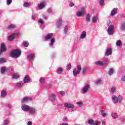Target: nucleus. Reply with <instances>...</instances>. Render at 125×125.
Segmentation results:
<instances>
[{
    "instance_id": "obj_1",
    "label": "nucleus",
    "mask_w": 125,
    "mask_h": 125,
    "mask_svg": "<svg viewBox=\"0 0 125 125\" xmlns=\"http://www.w3.org/2000/svg\"><path fill=\"white\" fill-rule=\"evenodd\" d=\"M10 55L11 57H14V58H18L21 55V51L18 49H15L12 51Z\"/></svg>"
},
{
    "instance_id": "obj_2",
    "label": "nucleus",
    "mask_w": 125,
    "mask_h": 125,
    "mask_svg": "<svg viewBox=\"0 0 125 125\" xmlns=\"http://www.w3.org/2000/svg\"><path fill=\"white\" fill-rule=\"evenodd\" d=\"M84 14H85V8L84 7L80 8L79 11L76 13L78 17L83 16Z\"/></svg>"
},
{
    "instance_id": "obj_3",
    "label": "nucleus",
    "mask_w": 125,
    "mask_h": 125,
    "mask_svg": "<svg viewBox=\"0 0 125 125\" xmlns=\"http://www.w3.org/2000/svg\"><path fill=\"white\" fill-rule=\"evenodd\" d=\"M81 70H82V67L81 65L77 66V69L76 68H74L73 70L74 77H76L77 75H79V74H80V72H81Z\"/></svg>"
},
{
    "instance_id": "obj_4",
    "label": "nucleus",
    "mask_w": 125,
    "mask_h": 125,
    "mask_svg": "<svg viewBox=\"0 0 125 125\" xmlns=\"http://www.w3.org/2000/svg\"><path fill=\"white\" fill-rule=\"evenodd\" d=\"M122 96H119L117 97L116 96H112V101L114 103H118V102H121L122 101Z\"/></svg>"
},
{
    "instance_id": "obj_5",
    "label": "nucleus",
    "mask_w": 125,
    "mask_h": 125,
    "mask_svg": "<svg viewBox=\"0 0 125 125\" xmlns=\"http://www.w3.org/2000/svg\"><path fill=\"white\" fill-rule=\"evenodd\" d=\"M38 25H39L40 29H44V21L42 19H39L38 20Z\"/></svg>"
},
{
    "instance_id": "obj_6",
    "label": "nucleus",
    "mask_w": 125,
    "mask_h": 125,
    "mask_svg": "<svg viewBox=\"0 0 125 125\" xmlns=\"http://www.w3.org/2000/svg\"><path fill=\"white\" fill-rule=\"evenodd\" d=\"M90 88V85L86 84L84 87L82 89V91L83 93H87Z\"/></svg>"
},
{
    "instance_id": "obj_7",
    "label": "nucleus",
    "mask_w": 125,
    "mask_h": 125,
    "mask_svg": "<svg viewBox=\"0 0 125 125\" xmlns=\"http://www.w3.org/2000/svg\"><path fill=\"white\" fill-rule=\"evenodd\" d=\"M114 25H110L109 26L108 29L107 30V33L108 35H113L114 34Z\"/></svg>"
},
{
    "instance_id": "obj_8",
    "label": "nucleus",
    "mask_w": 125,
    "mask_h": 125,
    "mask_svg": "<svg viewBox=\"0 0 125 125\" xmlns=\"http://www.w3.org/2000/svg\"><path fill=\"white\" fill-rule=\"evenodd\" d=\"M64 107L65 108H68V109H73V108L75 107V105H74V104H73L65 103L64 104Z\"/></svg>"
},
{
    "instance_id": "obj_9",
    "label": "nucleus",
    "mask_w": 125,
    "mask_h": 125,
    "mask_svg": "<svg viewBox=\"0 0 125 125\" xmlns=\"http://www.w3.org/2000/svg\"><path fill=\"white\" fill-rule=\"evenodd\" d=\"M16 35H18V33H13L10 35L8 38V41H13V40L15 39V37H16Z\"/></svg>"
},
{
    "instance_id": "obj_10",
    "label": "nucleus",
    "mask_w": 125,
    "mask_h": 125,
    "mask_svg": "<svg viewBox=\"0 0 125 125\" xmlns=\"http://www.w3.org/2000/svg\"><path fill=\"white\" fill-rule=\"evenodd\" d=\"M33 98L31 97H25L22 99V103H25L27 101H32Z\"/></svg>"
},
{
    "instance_id": "obj_11",
    "label": "nucleus",
    "mask_w": 125,
    "mask_h": 125,
    "mask_svg": "<svg viewBox=\"0 0 125 125\" xmlns=\"http://www.w3.org/2000/svg\"><path fill=\"white\" fill-rule=\"evenodd\" d=\"M21 109L24 112H27V111L30 110V106L26 104H23L21 107Z\"/></svg>"
},
{
    "instance_id": "obj_12",
    "label": "nucleus",
    "mask_w": 125,
    "mask_h": 125,
    "mask_svg": "<svg viewBox=\"0 0 125 125\" xmlns=\"http://www.w3.org/2000/svg\"><path fill=\"white\" fill-rule=\"evenodd\" d=\"M28 111H29V113L31 115H35V114L37 113V110H36V108L35 107H29V110Z\"/></svg>"
},
{
    "instance_id": "obj_13",
    "label": "nucleus",
    "mask_w": 125,
    "mask_h": 125,
    "mask_svg": "<svg viewBox=\"0 0 125 125\" xmlns=\"http://www.w3.org/2000/svg\"><path fill=\"white\" fill-rule=\"evenodd\" d=\"M109 55H112V48H108L105 52V56H109Z\"/></svg>"
},
{
    "instance_id": "obj_14",
    "label": "nucleus",
    "mask_w": 125,
    "mask_h": 125,
    "mask_svg": "<svg viewBox=\"0 0 125 125\" xmlns=\"http://www.w3.org/2000/svg\"><path fill=\"white\" fill-rule=\"evenodd\" d=\"M31 81V79L30 78V77H29V75H26L23 79V82L25 83H29Z\"/></svg>"
},
{
    "instance_id": "obj_15",
    "label": "nucleus",
    "mask_w": 125,
    "mask_h": 125,
    "mask_svg": "<svg viewBox=\"0 0 125 125\" xmlns=\"http://www.w3.org/2000/svg\"><path fill=\"white\" fill-rule=\"evenodd\" d=\"M52 37H53V33H49L45 35V39H46V40H50Z\"/></svg>"
},
{
    "instance_id": "obj_16",
    "label": "nucleus",
    "mask_w": 125,
    "mask_h": 125,
    "mask_svg": "<svg viewBox=\"0 0 125 125\" xmlns=\"http://www.w3.org/2000/svg\"><path fill=\"white\" fill-rule=\"evenodd\" d=\"M17 86L20 88L24 86V83L22 81H20L17 83Z\"/></svg>"
},
{
    "instance_id": "obj_17",
    "label": "nucleus",
    "mask_w": 125,
    "mask_h": 125,
    "mask_svg": "<svg viewBox=\"0 0 125 125\" xmlns=\"http://www.w3.org/2000/svg\"><path fill=\"white\" fill-rule=\"evenodd\" d=\"M118 8H114L111 12V16H114V15H116V14L118 12Z\"/></svg>"
},
{
    "instance_id": "obj_18",
    "label": "nucleus",
    "mask_w": 125,
    "mask_h": 125,
    "mask_svg": "<svg viewBox=\"0 0 125 125\" xmlns=\"http://www.w3.org/2000/svg\"><path fill=\"white\" fill-rule=\"evenodd\" d=\"M54 42H55V39L53 38L51 39L50 42L49 44V45L50 47H53V44H54Z\"/></svg>"
},
{
    "instance_id": "obj_19",
    "label": "nucleus",
    "mask_w": 125,
    "mask_h": 125,
    "mask_svg": "<svg viewBox=\"0 0 125 125\" xmlns=\"http://www.w3.org/2000/svg\"><path fill=\"white\" fill-rule=\"evenodd\" d=\"M62 19H59L57 23V28H60L62 25Z\"/></svg>"
},
{
    "instance_id": "obj_20",
    "label": "nucleus",
    "mask_w": 125,
    "mask_h": 125,
    "mask_svg": "<svg viewBox=\"0 0 125 125\" xmlns=\"http://www.w3.org/2000/svg\"><path fill=\"white\" fill-rule=\"evenodd\" d=\"M86 37V32L85 31L82 32L80 36L81 39H85Z\"/></svg>"
},
{
    "instance_id": "obj_21",
    "label": "nucleus",
    "mask_w": 125,
    "mask_h": 125,
    "mask_svg": "<svg viewBox=\"0 0 125 125\" xmlns=\"http://www.w3.org/2000/svg\"><path fill=\"white\" fill-rule=\"evenodd\" d=\"M95 65H97V66H103V62L102 61H97L95 62Z\"/></svg>"
},
{
    "instance_id": "obj_22",
    "label": "nucleus",
    "mask_w": 125,
    "mask_h": 125,
    "mask_svg": "<svg viewBox=\"0 0 125 125\" xmlns=\"http://www.w3.org/2000/svg\"><path fill=\"white\" fill-rule=\"evenodd\" d=\"M45 7V5L44 4V3H43V2L40 3L38 5L39 9H42V8H44V7Z\"/></svg>"
},
{
    "instance_id": "obj_23",
    "label": "nucleus",
    "mask_w": 125,
    "mask_h": 125,
    "mask_svg": "<svg viewBox=\"0 0 125 125\" xmlns=\"http://www.w3.org/2000/svg\"><path fill=\"white\" fill-rule=\"evenodd\" d=\"M27 59H28V60H32L33 58H35V54H30L27 55Z\"/></svg>"
},
{
    "instance_id": "obj_24",
    "label": "nucleus",
    "mask_w": 125,
    "mask_h": 125,
    "mask_svg": "<svg viewBox=\"0 0 125 125\" xmlns=\"http://www.w3.org/2000/svg\"><path fill=\"white\" fill-rule=\"evenodd\" d=\"M102 84V80L100 79L97 80L95 82V84L96 85H100V84Z\"/></svg>"
},
{
    "instance_id": "obj_25",
    "label": "nucleus",
    "mask_w": 125,
    "mask_h": 125,
    "mask_svg": "<svg viewBox=\"0 0 125 125\" xmlns=\"http://www.w3.org/2000/svg\"><path fill=\"white\" fill-rule=\"evenodd\" d=\"M0 50L3 52L6 51V48L5 47V44H4V43L1 44Z\"/></svg>"
},
{
    "instance_id": "obj_26",
    "label": "nucleus",
    "mask_w": 125,
    "mask_h": 125,
    "mask_svg": "<svg viewBox=\"0 0 125 125\" xmlns=\"http://www.w3.org/2000/svg\"><path fill=\"white\" fill-rule=\"evenodd\" d=\"M50 99L51 101H54L56 99V95L54 93H52L50 96Z\"/></svg>"
},
{
    "instance_id": "obj_27",
    "label": "nucleus",
    "mask_w": 125,
    "mask_h": 125,
    "mask_svg": "<svg viewBox=\"0 0 125 125\" xmlns=\"http://www.w3.org/2000/svg\"><path fill=\"white\" fill-rule=\"evenodd\" d=\"M7 95V92L2 90L1 93V97H5Z\"/></svg>"
},
{
    "instance_id": "obj_28",
    "label": "nucleus",
    "mask_w": 125,
    "mask_h": 125,
    "mask_svg": "<svg viewBox=\"0 0 125 125\" xmlns=\"http://www.w3.org/2000/svg\"><path fill=\"white\" fill-rule=\"evenodd\" d=\"M68 31H69V28L67 26H66L64 27V34L65 35H68V34H69Z\"/></svg>"
},
{
    "instance_id": "obj_29",
    "label": "nucleus",
    "mask_w": 125,
    "mask_h": 125,
    "mask_svg": "<svg viewBox=\"0 0 125 125\" xmlns=\"http://www.w3.org/2000/svg\"><path fill=\"white\" fill-rule=\"evenodd\" d=\"M98 19V17L97 16H94L92 19V21L93 23H96V21Z\"/></svg>"
},
{
    "instance_id": "obj_30",
    "label": "nucleus",
    "mask_w": 125,
    "mask_h": 125,
    "mask_svg": "<svg viewBox=\"0 0 125 125\" xmlns=\"http://www.w3.org/2000/svg\"><path fill=\"white\" fill-rule=\"evenodd\" d=\"M101 115L102 117L104 118V117H107V116H108V113H105L104 111L102 110L101 111Z\"/></svg>"
},
{
    "instance_id": "obj_31",
    "label": "nucleus",
    "mask_w": 125,
    "mask_h": 125,
    "mask_svg": "<svg viewBox=\"0 0 125 125\" xmlns=\"http://www.w3.org/2000/svg\"><path fill=\"white\" fill-rule=\"evenodd\" d=\"M57 74H62L63 73V68H58L57 70Z\"/></svg>"
},
{
    "instance_id": "obj_32",
    "label": "nucleus",
    "mask_w": 125,
    "mask_h": 125,
    "mask_svg": "<svg viewBox=\"0 0 125 125\" xmlns=\"http://www.w3.org/2000/svg\"><path fill=\"white\" fill-rule=\"evenodd\" d=\"M7 69L5 67L1 68V74H4L6 72Z\"/></svg>"
},
{
    "instance_id": "obj_33",
    "label": "nucleus",
    "mask_w": 125,
    "mask_h": 125,
    "mask_svg": "<svg viewBox=\"0 0 125 125\" xmlns=\"http://www.w3.org/2000/svg\"><path fill=\"white\" fill-rule=\"evenodd\" d=\"M40 82L41 83H42V84H43V83H45V80H44V78L43 77H41L40 80Z\"/></svg>"
},
{
    "instance_id": "obj_34",
    "label": "nucleus",
    "mask_w": 125,
    "mask_h": 125,
    "mask_svg": "<svg viewBox=\"0 0 125 125\" xmlns=\"http://www.w3.org/2000/svg\"><path fill=\"white\" fill-rule=\"evenodd\" d=\"M15 28H16V26L14 24H11L8 26L9 30H13V29H15Z\"/></svg>"
},
{
    "instance_id": "obj_35",
    "label": "nucleus",
    "mask_w": 125,
    "mask_h": 125,
    "mask_svg": "<svg viewBox=\"0 0 125 125\" xmlns=\"http://www.w3.org/2000/svg\"><path fill=\"white\" fill-rule=\"evenodd\" d=\"M19 78V75L18 73H15L12 76V78L14 79H18Z\"/></svg>"
},
{
    "instance_id": "obj_36",
    "label": "nucleus",
    "mask_w": 125,
    "mask_h": 125,
    "mask_svg": "<svg viewBox=\"0 0 125 125\" xmlns=\"http://www.w3.org/2000/svg\"><path fill=\"white\" fill-rule=\"evenodd\" d=\"M121 44H122V41L117 40V42H116V46H121Z\"/></svg>"
},
{
    "instance_id": "obj_37",
    "label": "nucleus",
    "mask_w": 125,
    "mask_h": 125,
    "mask_svg": "<svg viewBox=\"0 0 125 125\" xmlns=\"http://www.w3.org/2000/svg\"><path fill=\"white\" fill-rule=\"evenodd\" d=\"M121 29L122 31H125V23H122L121 25Z\"/></svg>"
},
{
    "instance_id": "obj_38",
    "label": "nucleus",
    "mask_w": 125,
    "mask_h": 125,
    "mask_svg": "<svg viewBox=\"0 0 125 125\" xmlns=\"http://www.w3.org/2000/svg\"><path fill=\"white\" fill-rule=\"evenodd\" d=\"M23 43L24 46H25V47H28V46H29V42H28L24 41L23 42Z\"/></svg>"
},
{
    "instance_id": "obj_39",
    "label": "nucleus",
    "mask_w": 125,
    "mask_h": 125,
    "mask_svg": "<svg viewBox=\"0 0 125 125\" xmlns=\"http://www.w3.org/2000/svg\"><path fill=\"white\" fill-rule=\"evenodd\" d=\"M5 62H6L5 59H4V58H0V63L1 64H3L4 63H5Z\"/></svg>"
},
{
    "instance_id": "obj_40",
    "label": "nucleus",
    "mask_w": 125,
    "mask_h": 125,
    "mask_svg": "<svg viewBox=\"0 0 125 125\" xmlns=\"http://www.w3.org/2000/svg\"><path fill=\"white\" fill-rule=\"evenodd\" d=\"M86 21L87 22H89L90 21V15L87 14L86 17Z\"/></svg>"
},
{
    "instance_id": "obj_41",
    "label": "nucleus",
    "mask_w": 125,
    "mask_h": 125,
    "mask_svg": "<svg viewBox=\"0 0 125 125\" xmlns=\"http://www.w3.org/2000/svg\"><path fill=\"white\" fill-rule=\"evenodd\" d=\"M88 124H89V125H93L94 124V120L91 119V120H89L88 121Z\"/></svg>"
},
{
    "instance_id": "obj_42",
    "label": "nucleus",
    "mask_w": 125,
    "mask_h": 125,
    "mask_svg": "<svg viewBox=\"0 0 125 125\" xmlns=\"http://www.w3.org/2000/svg\"><path fill=\"white\" fill-rule=\"evenodd\" d=\"M112 74H114V69L113 68H111L108 72V75H109V76H111Z\"/></svg>"
},
{
    "instance_id": "obj_43",
    "label": "nucleus",
    "mask_w": 125,
    "mask_h": 125,
    "mask_svg": "<svg viewBox=\"0 0 125 125\" xmlns=\"http://www.w3.org/2000/svg\"><path fill=\"white\" fill-rule=\"evenodd\" d=\"M31 5V3L25 2L23 4L24 7H29Z\"/></svg>"
},
{
    "instance_id": "obj_44",
    "label": "nucleus",
    "mask_w": 125,
    "mask_h": 125,
    "mask_svg": "<svg viewBox=\"0 0 125 125\" xmlns=\"http://www.w3.org/2000/svg\"><path fill=\"white\" fill-rule=\"evenodd\" d=\"M87 71V67H84V68H83V70H82V74H85V73H86V71Z\"/></svg>"
},
{
    "instance_id": "obj_45",
    "label": "nucleus",
    "mask_w": 125,
    "mask_h": 125,
    "mask_svg": "<svg viewBox=\"0 0 125 125\" xmlns=\"http://www.w3.org/2000/svg\"><path fill=\"white\" fill-rule=\"evenodd\" d=\"M116 91V87H112L111 88V92H112V93H114V92H115Z\"/></svg>"
},
{
    "instance_id": "obj_46",
    "label": "nucleus",
    "mask_w": 125,
    "mask_h": 125,
    "mask_svg": "<svg viewBox=\"0 0 125 125\" xmlns=\"http://www.w3.org/2000/svg\"><path fill=\"white\" fill-rule=\"evenodd\" d=\"M112 117L114 119H117V118H118V114H117V113H113L112 115Z\"/></svg>"
},
{
    "instance_id": "obj_47",
    "label": "nucleus",
    "mask_w": 125,
    "mask_h": 125,
    "mask_svg": "<svg viewBox=\"0 0 125 125\" xmlns=\"http://www.w3.org/2000/svg\"><path fill=\"white\" fill-rule=\"evenodd\" d=\"M12 2V0H7V5H10Z\"/></svg>"
},
{
    "instance_id": "obj_48",
    "label": "nucleus",
    "mask_w": 125,
    "mask_h": 125,
    "mask_svg": "<svg viewBox=\"0 0 125 125\" xmlns=\"http://www.w3.org/2000/svg\"><path fill=\"white\" fill-rule=\"evenodd\" d=\"M77 105H78V106H81L83 104V102L82 101H79L76 102Z\"/></svg>"
},
{
    "instance_id": "obj_49",
    "label": "nucleus",
    "mask_w": 125,
    "mask_h": 125,
    "mask_svg": "<svg viewBox=\"0 0 125 125\" xmlns=\"http://www.w3.org/2000/svg\"><path fill=\"white\" fill-rule=\"evenodd\" d=\"M71 68H72V65H71L70 64H69L67 65V70H71Z\"/></svg>"
},
{
    "instance_id": "obj_50",
    "label": "nucleus",
    "mask_w": 125,
    "mask_h": 125,
    "mask_svg": "<svg viewBox=\"0 0 125 125\" xmlns=\"http://www.w3.org/2000/svg\"><path fill=\"white\" fill-rule=\"evenodd\" d=\"M59 93L61 94V95H65V92L64 91H61L59 92Z\"/></svg>"
},
{
    "instance_id": "obj_51",
    "label": "nucleus",
    "mask_w": 125,
    "mask_h": 125,
    "mask_svg": "<svg viewBox=\"0 0 125 125\" xmlns=\"http://www.w3.org/2000/svg\"><path fill=\"white\" fill-rule=\"evenodd\" d=\"M104 4V0H100V5H103Z\"/></svg>"
},
{
    "instance_id": "obj_52",
    "label": "nucleus",
    "mask_w": 125,
    "mask_h": 125,
    "mask_svg": "<svg viewBox=\"0 0 125 125\" xmlns=\"http://www.w3.org/2000/svg\"><path fill=\"white\" fill-rule=\"evenodd\" d=\"M63 122H68V117H64L63 118Z\"/></svg>"
},
{
    "instance_id": "obj_53",
    "label": "nucleus",
    "mask_w": 125,
    "mask_h": 125,
    "mask_svg": "<svg viewBox=\"0 0 125 125\" xmlns=\"http://www.w3.org/2000/svg\"><path fill=\"white\" fill-rule=\"evenodd\" d=\"M47 12H48V13H51L52 12V9L51 8H48Z\"/></svg>"
},
{
    "instance_id": "obj_54",
    "label": "nucleus",
    "mask_w": 125,
    "mask_h": 125,
    "mask_svg": "<svg viewBox=\"0 0 125 125\" xmlns=\"http://www.w3.org/2000/svg\"><path fill=\"white\" fill-rule=\"evenodd\" d=\"M121 80L123 81V82H125V75L122 76Z\"/></svg>"
},
{
    "instance_id": "obj_55",
    "label": "nucleus",
    "mask_w": 125,
    "mask_h": 125,
    "mask_svg": "<svg viewBox=\"0 0 125 125\" xmlns=\"http://www.w3.org/2000/svg\"><path fill=\"white\" fill-rule=\"evenodd\" d=\"M99 125V122H98V121L94 122V121L93 125Z\"/></svg>"
},
{
    "instance_id": "obj_56",
    "label": "nucleus",
    "mask_w": 125,
    "mask_h": 125,
    "mask_svg": "<svg viewBox=\"0 0 125 125\" xmlns=\"http://www.w3.org/2000/svg\"><path fill=\"white\" fill-rule=\"evenodd\" d=\"M36 18V14H32V19H35Z\"/></svg>"
},
{
    "instance_id": "obj_57",
    "label": "nucleus",
    "mask_w": 125,
    "mask_h": 125,
    "mask_svg": "<svg viewBox=\"0 0 125 125\" xmlns=\"http://www.w3.org/2000/svg\"><path fill=\"white\" fill-rule=\"evenodd\" d=\"M27 125H33V122H32V121H29V122L27 123Z\"/></svg>"
},
{
    "instance_id": "obj_58",
    "label": "nucleus",
    "mask_w": 125,
    "mask_h": 125,
    "mask_svg": "<svg viewBox=\"0 0 125 125\" xmlns=\"http://www.w3.org/2000/svg\"><path fill=\"white\" fill-rule=\"evenodd\" d=\"M74 5H75V4H74V3H71L69 4V6H70V7H73V6H74Z\"/></svg>"
},
{
    "instance_id": "obj_59",
    "label": "nucleus",
    "mask_w": 125,
    "mask_h": 125,
    "mask_svg": "<svg viewBox=\"0 0 125 125\" xmlns=\"http://www.w3.org/2000/svg\"><path fill=\"white\" fill-rule=\"evenodd\" d=\"M11 107H12L11 104H8V107L9 109L11 108Z\"/></svg>"
},
{
    "instance_id": "obj_60",
    "label": "nucleus",
    "mask_w": 125,
    "mask_h": 125,
    "mask_svg": "<svg viewBox=\"0 0 125 125\" xmlns=\"http://www.w3.org/2000/svg\"><path fill=\"white\" fill-rule=\"evenodd\" d=\"M43 18H44L45 19H47V16H46V15H43Z\"/></svg>"
},
{
    "instance_id": "obj_61",
    "label": "nucleus",
    "mask_w": 125,
    "mask_h": 125,
    "mask_svg": "<svg viewBox=\"0 0 125 125\" xmlns=\"http://www.w3.org/2000/svg\"><path fill=\"white\" fill-rule=\"evenodd\" d=\"M106 125V122L105 121H103L102 123V125Z\"/></svg>"
},
{
    "instance_id": "obj_62",
    "label": "nucleus",
    "mask_w": 125,
    "mask_h": 125,
    "mask_svg": "<svg viewBox=\"0 0 125 125\" xmlns=\"http://www.w3.org/2000/svg\"><path fill=\"white\" fill-rule=\"evenodd\" d=\"M61 125H69V124L68 123H62Z\"/></svg>"
},
{
    "instance_id": "obj_63",
    "label": "nucleus",
    "mask_w": 125,
    "mask_h": 125,
    "mask_svg": "<svg viewBox=\"0 0 125 125\" xmlns=\"http://www.w3.org/2000/svg\"><path fill=\"white\" fill-rule=\"evenodd\" d=\"M3 52L2 51H1V50H0V54H1V53Z\"/></svg>"
},
{
    "instance_id": "obj_64",
    "label": "nucleus",
    "mask_w": 125,
    "mask_h": 125,
    "mask_svg": "<svg viewBox=\"0 0 125 125\" xmlns=\"http://www.w3.org/2000/svg\"><path fill=\"white\" fill-rule=\"evenodd\" d=\"M72 111H74V110H73V109H72Z\"/></svg>"
}]
</instances>
